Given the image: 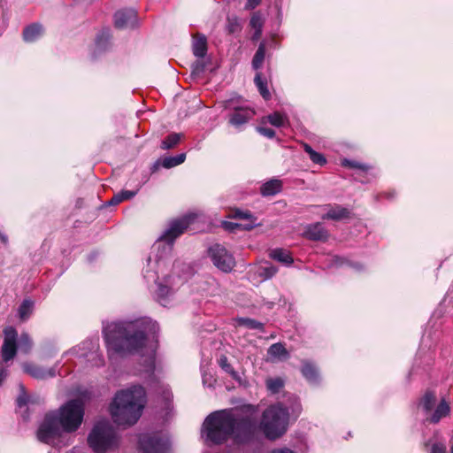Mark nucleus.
I'll return each instance as SVG.
<instances>
[{"label":"nucleus","instance_id":"21","mask_svg":"<svg viewBox=\"0 0 453 453\" xmlns=\"http://www.w3.org/2000/svg\"><path fill=\"white\" fill-rule=\"evenodd\" d=\"M302 373L311 383H316L319 380V372L317 368L309 362H305L303 365Z\"/></svg>","mask_w":453,"mask_h":453},{"label":"nucleus","instance_id":"23","mask_svg":"<svg viewBox=\"0 0 453 453\" xmlns=\"http://www.w3.org/2000/svg\"><path fill=\"white\" fill-rule=\"evenodd\" d=\"M270 257L285 265H291L293 263V258L290 256V253L282 249L273 250L270 253Z\"/></svg>","mask_w":453,"mask_h":453},{"label":"nucleus","instance_id":"22","mask_svg":"<svg viewBox=\"0 0 453 453\" xmlns=\"http://www.w3.org/2000/svg\"><path fill=\"white\" fill-rule=\"evenodd\" d=\"M268 355L271 357L278 358V359H286L288 357V352L281 343H274L273 344L267 351Z\"/></svg>","mask_w":453,"mask_h":453},{"label":"nucleus","instance_id":"14","mask_svg":"<svg viewBox=\"0 0 453 453\" xmlns=\"http://www.w3.org/2000/svg\"><path fill=\"white\" fill-rule=\"evenodd\" d=\"M255 111L248 107L235 108L231 114L229 123L234 127H240L253 118Z\"/></svg>","mask_w":453,"mask_h":453},{"label":"nucleus","instance_id":"13","mask_svg":"<svg viewBox=\"0 0 453 453\" xmlns=\"http://www.w3.org/2000/svg\"><path fill=\"white\" fill-rule=\"evenodd\" d=\"M58 365L57 364L52 367L45 368L33 364H25L24 371L35 379L45 380L53 378L58 373Z\"/></svg>","mask_w":453,"mask_h":453},{"label":"nucleus","instance_id":"36","mask_svg":"<svg viewBox=\"0 0 453 453\" xmlns=\"http://www.w3.org/2000/svg\"><path fill=\"white\" fill-rule=\"evenodd\" d=\"M250 24L251 27L256 30V35H260L261 29L264 24V20L260 13L255 12L250 19Z\"/></svg>","mask_w":453,"mask_h":453},{"label":"nucleus","instance_id":"19","mask_svg":"<svg viewBox=\"0 0 453 453\" xmlns=\"http://www.w3.org/2000/svg\"><path fill=\"white\" fill-rule=\"evenodd\" d=\"M281 188V180L278 179H272L261 186L260 192L264 196H269L280 193Z\"/></svg>","mask_w":453,"mask_h":453},{"label":"nucleus","instance_id":"1","mask_svg":"<svg viewBox=\"0 0 453 453\" xmlns=\"http://www.w3.org/2000/svg\"><path fill=\"white\" fill-rule=\"evenodd\" d=\"M196 214L189 213L169 223L151 249L143 269V277L148 284L156 285L154 295L157 302L166 306L175 288L181 284L190 273L188 264L180 260L173 264L171 274H164L168 268L174 241L181 235L193 222Z\"/></svg>","mask_w":453,"mask_h":453},{"label":"nucleus","instance_id":"55","mask_svg":"<svg viewBox=\"0 0 453 453\" xmlns=\"http://www.w3.org/2000/svg\"><path fill=\"white\" fill-rule=\"evenodd\" d=\"M450 453H453V444H452V447L450 449Z\"/></svg>","mask_w":453,"mask_h":453},{"label":"nucleus","instance_id":"34","mask_svg":"<svg viewBox=\"0 0 453 453\" xmlns=\"http://www.w3.org/2000/svg\"><path fill=\"white\" fill-rule=\"evenodd\" d=\"M303 148H304L305 152L309 155L310 159L314 164H318L319 165H323L326 164V160L322 154L318 153L315 150H313L312 148L308 144H304Z\"/></svg>","mask_w":453,"mask_h":453},{"label":"nucleus","instance_id":"26","mask_svg":"<svg viewBox=\"0 0 453 453\" xmlns=\"http://www.w3.org/2000/svg\"><path fill=\"white\" fill-rule=\"evenodd\" d=\"M186 154L180 153L174 157H166L162 160V166L165 168H172L182 164L185 161Z\"/></svg>","mask_w":453,"mask_h":453},{"label":"nucleus","instance_id":"54","mask_svg":"<svg viewBox=\"0 0 453 453\" xmlns=\"http://www.w3.org/2000/svg\"><path fill=\"white\" fill-rule=\"evenodd\" d=\"M425 446H426V448H427V447L429 446V443H428V442H426V443H425Z\"/></svg>","mask_w":453,"mask_h":453},{"label":"nucleus","instance_id":"46","mask_svg":"<svg viewBox=\"0 0 453 453\" xmlns=\"http://www.w3.org/2000/svg\"><path fill=\"white\" fill-rule=\"evenodd\" d=\"M261 1L262 0H247L245 8L247 10H253L261 3Z\"/></svg>","mask_w":453,"mask_h":453},{"label":"nucleus","instance_id":"30","mask_svg":"<svg viewBox=\"0 0 453 453\" xmlns=\"http://www.w3.org/2000/svg\"><path fill=\"white\" fill-rule=\"evenodd\" d=\"M182 137V134L173 133L165 137L162 142L161 148L163 150H169L176 146Z\"/></svg>","mask_w":453,"mask_h":453},{"label":"nucleus","instance_id":"45","mask_svg":"<svg viewBox=\"0 0 453 453\" xmlns=\"http://www.w3.org/2000/svg\"><path fill=\"white\" fill-rule=\"evenodd\" d=\"M192 72L195 73H202L204 69V65L202 61L197 60L192 65Z\"/></svg>","mask_w":453,"mask_h":453},{"label":"nucleus","instance_id":"28","mask_svg":"<svg viewBox=\"0 0 453 453\" xmlns=\"http://www.w3.org/2000/svg\"><path fill=\"white\" fill-rule=\"evenodd\" d=\"M436 401L434 393L431 391L426 392L424 396L420 400V405L426 412H429L433 410Z\"/></svg>","mask_w":453,"mask_h":453},{"label":"nucleus","instance_id":"37","mask_svg":"<svg viewBox=\"0 0 453 453\" xmlns=\"http://www.w3.org/2000/svg\"><path fill=\"white\" fill-rule=\"evenodd\" d=\"M19 348L21 351L27 353L32 347V341L27 333L21 334L18 342Z\"/></svg>","mask_w":453,"mask_h":453},{"label":"nucleus","instance_id":"48","mask_svg":"<svg viewBox=\"0 0 453 453\" xmlns=\"http://www.w3.org/2000/svg\"><path fill=\"white\" fill-rule=\"evenodd\" d=\"M239 27V25L236 20L228 19V31L230 33H234Z\"/></svg>","mask_w":453,"mask_h":453},{"label":"nucleus","instance_id":"25","mask_svg":"<svg viewBox=\"0 0 453 453\" xmlns=\"http://www.w3.org/2000/svg\"><path fill=\"white\" fill-rule=\"evenodd\" d=\"M219 365L223 371L228 373L234 380L240 381L241 377L237 372L234 371L233 366L228 363L226 356H221L219 359Z\"/></svg>","mask_w":453,"mask_h":453},{"label":"nucleus","instance_id":"5","mask_svg":"<svg viewBox=\"0 0 453 453\" xmlns=\"http://www.w3.org/2000/svg\"><path fill=\"white\" fill-rule=\"evenodd\" d=\"M145 403V390L134 385L116 393L110 405L111 418L119 426H131L137 422Z\"/></svg>","mask_w":453,"mask_h":453},{"label":"nucleus","instance_id":"6","mask_svg":"<svg viewBox=\"0 0 453 453\" xmlns=\"http://www.w3.org/2000/svg\"><path fill=\"white\" fill-rule=\"evenodd\" d=\"M288 422V408L281 403H276L264 411L259 427L267 439L276 440L287 432Z\"/></svg>","mask_w":453,"mask_h":453},{"label":"nucleus","instance_id":"51","mask_svg":"<svg viewBox=\"0 0 453 453\" xmlns=\"http://www.w3.org/2000/svg\"><path fill=\"white\" fill-rule=\"evenodd\" d=\"M334 261L337 265H342L344 264V259L338 257H334Z\"/></svg>","mask_w":453,"mask_h":453},{"label":"nucleus","instance_id":"12","mask_svg":"<svg viewBox=\"0 0 453 453\" xmlns=\"http://www.w3.org/2000/svg\"><path fill=\"white\" fill-rule=\"evenodd\" d=\"M114 24L119 29L134 27L137 25V12L134 9L118 11L114 15Z\"/></svg>","mask_w":453,"mask_h":453},{"label":"nucleus","instance_id":"52","mask_svg":"<svg viewBox=\"0 0 453 453\" xmlns=\"http://www.w3.org/2000/svg\"><path fill=\"white\" fill-rule=\"evenodd\" d=\"M0 240L4 242V243H6L7 242V236L3 234L1 232H0Z\"/></svg>","mask_w":453,"mask_h":453},{"label":"nucleus","instance_id":"42","mask_svg":"<svg viewBox=\"0 0 453 453\" xmlns=\"http://www.w3.org/2000/svg\"><path fill=\"white\" fill-rule=\"evenodd\" d=\"M234 217L235 218H239V219H249L250 222L249 223H251L253 222L254 223V226L256 225L255 221H256V219L253 217V215L249 212V211H236L234 212Z\"/></svg>","mask_w":453,"mask_h":453},{"label":"nucleus","instance_id":"16","mask_svg":"<svg viewBox=\"0 0 453 453\" xmlns=\"http://www.w3.org/2000/svg\"><path fill=\"white\" fill-rule=\"evenodd\" d=\"M193 53L196 57L202 58L207 53V39L202 34H196L193 38Z\"/></svg>","mask_w":453,"mask_h":453},{"label":"nucleus","instance_id":"44","mask_svg":"<svg viewBox=\"0 0 453 453\" xmlns=\"http://www.w3.org/2000/svg\"><path fill=\"white\" fill-rule=\"evenodd\" d=\"M257 130H258V132H259L261 134H263V135H265V136H266V137H268V138H273V137L275 136V132H274V130H273V129H272V128H268V127H258V128H257Z\"/></svg>","mask_w":453,"mask_h":453},{"label":"nucleus","instance_id":"27","mask_svg":"<svg viewBox=\"0 0 453 453\" xmlns=\"http://www.w3.org/2000/svg\"><path fill=\"white\" fill-rule=\"evenodd\" d=\"M137 190L131 191V190H122L119 192L118 194L114 195L113 197L110 200L109 204L111 205H116L119 203L131 199L137 194Z\"/></svg>","mask_w":453,"mask_h":453},{"label":"nucleus","instance_id":"35","mask_svg":"<svg viewBox=\"0 0 453 453\" xmlns=\"http://www.w3.org/2000/svg\"><path fill=\"white\" fill-rule=\"evenodd\" d=\"M33 302L24 300L19 308V316L21 320H26L29 318L33 311Z\"/></svg>","mask_w":453,"mask_h":453},{"label":"nucleus","instance_id":"49","mask_svg":"<svg viewBox=\"0 0 453 453\" xmlns=\"http://www.w3.org/2000/svg\"><path fill=\"white\" fill-rule=\"evenodd\" d=\"M271 453H295L289 449L282 448V449H275Z\"/></svg>","mask_w":453,"mask_h":453},{"label":"nucleus","instance_id":"39","mask_svg":"<svg viewBox=\"0 0 453 453\" xmlns=\"http://www.w3.org/2000/svg\"><path fill=\"white\" fill-rule=\"evenodd\" d=\"M224 227L228 231H234L236 229L250 230L254 227V223L239 224L234 222H224Z\"/></svg>","mask_w":453,"mask_h":453},{"label":"nucleus","instance_id":"33","mask_svg":"<svg viewBox=\"0 0 453 453\" xmlns=\"http://www.w3.org/2000/svg\"><path fill=\"white\" fill-rule=\"evenodd\" d=\"M269 123L274 127H280L288 124V118L280 112H273L267 116Z\"/></svg>","mask_w":453,"mask_h":453},{"label":"nucleus","instance_id":"3","mask_svg":"<svg viewBox=\"0 0 453 453\" xmlns=\"http://www.w3.org/2000/svg\"><path fill=\"white\" fill-rule=\"evenodd\" d=\"M255 412L252 405L216 411L205 418L202 435L213 444H222L228 439L237 444L247 443L254 437Z\"/></svg>","mask_w":453,"mask_h":453},{"label":"nucleus","instance_id":"2","mask_svg":"<svg viewBox=\"0 0 453 453\" xmlns=\"http://www.w3.org/2000/svg\"><path fill=\"white\" fill-rule=\"evenodd\" d=\"M158 329L156 322L147 319L111 322L103 330L110 355L139 353L143 357L144 372L152 373L155 370V342H149V336Z\"/></svg>","mask_w":453,"mask_h":453},{"label":"nucleus","instance_id":"18","mask_svg":"<svg viewBox=\"0 0 453 453\" xmlns=\"http://www.w3.org/2000/svg\"><path fill=\"white\" fill-rule=\"evenodd\" d=\"M450 408L449 403L445 401V399H441L440 403L437 405L436 409L434 410V412L432 414L430 418H426V421H429L430 423L436 424L438 423L442 418L448 416L449 414Z\"/></svg>","mask_w":453,"mask_h":453},{"label":"nucleus","instance_id":"53","mask_svg":"<svg viewBox=\"0 0 453 453\" xmlns=\"http://www.w3.org/2000/svg\"><path fill=\"white\" fill-rule=\"evenodd\" d=\"M357 270H360L361 269V265H353Z\"/></svg>","mask_w":453,"mask_h":453},{"label":"nucleus","instance_id":"8","mask_svg":"<svg viewBox=\"0 0 453 453\" xmlns=\"http://www.w3.org/2000/svg\"><path fill=\"white\" fill-rule=\"evenodd\" d=\"M74 355L79 358H84L91 366H101L104 364L102 355L99 353V343L97 338L88 339L80 345L73 348L65 355Z\"/></svg>","mask_w":453,"mask_h":453},{"label":"nucleus","instance_id":"11","mask_svg":"<svg viewBox=\"0 0 453 453\" xmlns=\"http://www.w3.org/2000/svg\"><path fill=\"white\" fill-rule=\"evenodd\" d=\"M4 343L1 348L2 357L4 362H8L16 356L18 333L12 326H7L4 329Z\"/></svg>","mask_w":453,"mask_h":453},{"label":"nucleus","instance_id":"7","mask_svg":"<svg viewBox=\"0 0 453 453\" xmlns=\"http://www.w3.org/2000/svg\"><path fill=\"white\" fill-rule=\"evenodd\" d=\"M88 442L96 453H105L117 445L116 433L106 420L98 421L90 432Z\"/></svg>","mask_w":453,"mask_h":453},{"label":"nucleus","instance_id":"43","mask_svg":"<svg viewBox=\"0 0 453 453\" xmlns=\"http://www.w3.org/2000/svg\"><path fill=\"white\" fill-rule=\"evenodd\" d=\"M429 453H446V445L443 442H434Z\"/></svg>","mask_w":453,"mask_h":453},{"label":"nucleus","instance_id":"15","mask_svg":"<svg viewBox=\"0 0 453 453\" xmlns=\"http://www.w3.org/2000/svg\"><path fill=\"white\" fill-rule=\"evenodd\" d=\"M303 236L311 241H326L328 234L321 223H314L306 226Z\"/></svg>","mask_w":453,"mask_h":453},{"label":"nucleus","instance_id":"38","mask_svg":"<svg viewBox=\"0 0 453 453\" xmlns=\"http://www.w3.org/2000/svg\"><path fill=\"white\" fill-rule=\"evenodd\" d=\"M284 383L280 378H271L266 380V387L272 393H278Z\"/></svg>","mask_w":453,"mask_h":453},{"label":"nucleus","instance_id":"50","mask_svg":"<svg viewBox=\"0 0 453 453\" xmlns=\"http://www.w3.org/2000/svg\"><path fill=\"white\" fill-rule=\"evenodd\" d=\"M163 394H164V398L165 401H170V399L173 396L172 393L168 389H164Z\"/></svg>","mask_w":453,"mask_h":453},{"label":"nucleus","instance_id":"24","mask_svg":"<svg viewBox=\"0 0 453 453\" xmlns=\"http://www.w3.org/2000/svg\"><path fill=\"white\" fill-rule=\"evenodd\" d=\"M254 82L263 98L268 100L271 97V94L267 88L266 81L262 78L260 73H257Z\"/></svg>","mask_w":453,"mask_h":453},{"label":"nucleus","instance_id":"32","mask_svg":"<svg viewBox=\"0 0 453 453\" xmlns=\"http://www.w3.org/2000/svg\"><path fill=\"white\" fill-rule=\"evenodd\" d=\"M277 273V268L271 265H261L257 268V273L261 277V280L271 279Z\"/></svg>","mask_w":453,"mask_h":453},{"label":"nucleus","instance_id":"4","mask_svg":"<svg viewBox=\"0 0 453 453\" xmlns=\"http://www.w3.org/2000/svg\"><path fill=\"white\" fill-rule=\"evenodd\" d=\"M84 416L83 403L74 399L66 403L58 413L53 412L46 415L40 426L37 437L45 443L53 444L59 438L61 431L73 432L81 426Z\"/></svg>","mask_w":453,"mask_h":453},{"label":"nucleus","instance_id":"31","mask_svg":"<svg viewBox=\"0 0 453 453\" xmlns=\"http://www.w3.org/2000/svg\"><path fill=\"white\" fill-rule=\"evenodd\" d=\"M111 39V34L108 29L103 30L96 37V45L100 50L107 49Z\"/></svg>","mask_w":453,"mask_h":453},{"label":"nucleus","instance_id":"17","mask_svg":"<svg viewBox=\"0 0 453 453\" xmlns=\"http://www.w3.org/2000/svg\"><path fill=\"white\" fill-rule=\"evenodd\" d=\"M328 210L326 214L322 216L323 219H333L340 220L349 217V211L348 209L342 207L341 205L327 206Z\"/></svg>","mask_w":453,"mask_h":453},{"label":"nucleus","instance_id":"41","mask_svg":"<svg viewBox=\"0 0 453 453\" xmlns=\"http://www.w3.org/2000/svg\"><path fill=\"white\" fill-rule=\"evenodd\" d=\"M342 165L344 166H349L350 168H356V169H359V170H362V171H367L368 170V166L365 165H362L357 161H350V160H348V159H344L343 162H342Z\"/></svg>","mask_w":453,"mask_h":453},{"label":"nucleus","instance_id":"9","mask_svg":"<svg viewBox=\"0 0 453 453\" xmlns=\"http://www.w3.org/2000/svg\"><path fill=\"white\" fill-rule=\"evenodd\" d=\"M169 439L162 433L142 434L139 437V446L142 453H168Z\"/></svg>","mask_w":453,"mask_h":453},{"label":"nucleus","instance_id":"20","mask_svg":"<svg viewBox=\"0 0 453 453\" xmlns=\"http://www.w3.org/2000/svg\"><path fill=\"white\" fill-rule=\"evenodd\" d=\"M43 34V28L40 24H31L23 31V39L27 42H32L40 38Z\"/></svg>","mask_w":453,"mask_h":453},{"label":"nucleus","instance_id":"40","mask_svg":"<svg viewBox=\"0 0 453 453\" xmlns=\"http://www.w3.org/2000/svg\"><path fill=\"white\" fill-rule=\"evenodd\" d=\"M240 324L245 326L246 327L250 329H258L262 330L264 325L261 322H258L255 319H241Z\"/></svg>","mask_w":453,"mask_h":453},{"label":"nucleus","instance_id":"47","mask_svg":"<svg viewBox=\"0 0 453 453\" xmlns=\"http://www.w3.org/2000/svg\"><path fill=\"white\" fill-rule=\"evenodd\" d=\"M27 403V396L25 393L19 395L17 398V405L19 407H23Z\"/></svg>","mask_w":453,"mask_h":453},{"label":"nucleus","instance_id":"29","mask_svg":"<svg viewBox=\"0 0 453 453\" xmlns=\"http://www.w3.org/2000/svg\"><path fill=\"white\" fill-rule=\"evenodd\" d=\"M265 55V43H260L258 49L257 50L254 58L252 59V66L255 70L259 69L264 62Z\"/></svg>","mask_w":453,"mask_h":453},{"label":"nucleus","instance_id":"10","mask_svg":"<svg viewBox=\"0 0 453 453\" xmlns=\"http://www.w3.org/2000/svg\"><path fill=\"white\" fill-rule=\"evenodd\" d=\"M208 254L213 265L223 273H230L235 266L234 256L219 243L211 246Z\"/></svg>","mask_w":453,"mask_h":453}]
</instances>
